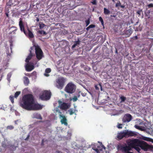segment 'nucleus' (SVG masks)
Listing matches in <instances>:
<instances>
[{"label":"nucleus","mask_w":153,"mask_h":153,"mask_svg":"<svg viewBox=\"0 0 153 153\" xmlns=\"http://www.w3.org/2000/svg\"><path fill=\"white\" fill-rule=\"evenodd\" d=\"M126 153H133V152H127Z\"/></svg>","instance_id":"55"},{"label":"nucleus","mask_w":153,"mask_h":153,"mask_svg":"<svg viewBox=\"0 0 153 153\" xmlns=\"http://www.w3.org/2000/svg\"><path fill=\"white\" fill-rule=\"evenodd\" d=\"M127 32H128L130 34H131L132 33V31L131 29H129L127 30Z\"/></svg>","instance_id":"44"},{"label":"nucleus","mask_w":153,"mask_h":153,"mask_svg":"<svg viewBox=\"0 0 153 153\" xmlns=\"http://www.w3.org/2000/svg\"><path fill=\"white\" fill-rule=\"evenodd\" d=\"M57 111L59 113V115L62 114V112L59 110H57Z\"/></svg>","instance_id":"49"},{"label":"nucleus","mask_w":153,"mask_h":153,"mask_svg":"<svg viewBox=\"0 0 153 153\" xmlns=\"http://www.w3.org/2000/svg\"><path fill=\"white\" fill-rule=\"evenodd\" d=\"M122 124H119V123H118V125L117 126V127L118 128L121 129L122 128Z\"/></svg>","instance_id":"37"},{"label":"nucleus","mask_w":153,"mask_h":153,"mask_svg":"<svg viewBox=\"0 0 153 153\" xmlns=\"http://www.w3.org/2000/svg\"><path fill=\"white\" fill-rule=\"evenodd\" d=\"M113 2H115V0H112Z\"/></svg>","instance_id":"57"},{"label":"nucleus","mask_w":153,"mask_h":153,"mask_svg":"<svg viewBox=\"0 0 153 153\" xmlns=\"http://www.w3.org/2000/svg\"><path fill=\"white\" fill-rule=\"evenodd\" d=\"M12 28H14V29L12 31H11V32H10L9 33V34H13V33L14 34H16V32L17 30V28L14 26H13L11 27H9L8 29L9 30H11V29Z\"/></svg>","instance_id":"20"},{"label":"nucleus","mask_w":153,"mask_h":153,"mask_svg":"<svg viewBox=\"0 0 153 153\" xmlns=\"http://www.w3.org/2000/svg\"><path fill=\"white\" fill-rule=\"evenodd\" d=\"M101 147H102V148L101 149H100V151H102L103 149L104 150H105L106 149V148L103 145L102 143L101 145H100Z\"/></svg>","instance_id":"35"},{"label":"nucleus","mask_w":153,"mask_h":153,"mask_svg":"<svg viewBox=\"0 0 153 153\" xmlns=\"http://www.w3.org/2000/svg\"><path fill=\"white\" fill-rule=\"evenodd\" d=\"M33 118H35L38 119L42 120V117L40 114L38 113H34L33 114Z\"/></svg>","instance_id":"18"},{"label":"nucleus","mask_w":153,"mask_h":153,"mask_svg":"<svg viewBox=\"0 0 153 153\" xmlns=\"http://www.w3.org/2000/svg\"><path fill=\"white\" fill-rule=\"evenodd\" d=\"M89 27L90 28H92L94 27H95V25H94L91 24V25H90L89 26Z\"/></svg>","instance_id":"42"},{"label":"nucleus","mask_w":153,"mask_h":153,"mask_svg":"<svg viewBox=\"0 0 153 153\" xmlns=\"http://www.w3.org/2000/svg\"><path fill=\"white\" fill-rule=\"evenodd\" d=\"M41 22H39V28L40 29H42L45 26V25L44 24H41Z\"/></svg>","instance_id":"27"},{"label":"nucleus","mask_w":153,"mask_h":153,"mask_svg":"<svg viewBox=\"0 0 153 153\" xmlns=\"http://www.w3.org/2000/svg\"><path fill=\"white\" fill-rule=\"evenodd\" d=\"M127 146H121V150L123 151H124L125 152H129V151L131 150V148H132L130 143L129 141L127 142Z\"/></svg>","instance_id":"11"},{"label":"nucleus","mask_w":153,"mask_h":153,"mask_svg":"<svg viewBox=\"0 0 153 153\" xmlns=\"http://www.w3.org/2000/svg\"><path fill=\"white\" fill-rule=\"evenodd\" d=\"M68 111L70 115H72L74 114L75 113L76 111H77L76 110V107H74V109L71 108L68 110Z\"/></svg>","instance_id":"19"},{"label":"nucleus","mask_w":153,"mask_h":153,"mask_svg":"<svg viewBox=\"0 0 153 153\" xmlns=\"http://www.w3.org/2000/svg\"><path fill=\"white\" fill-rule=\"evenodd\" d=\"M74 44L76 45H79V40H78L77 41H76Z\"/></svg>","instance_id":"43"},{"label":"nucleus","mask_w":153,"mask_h":153,"mask_svg":"<svg viewBox=\"0 0 153 153\" xmlns=\"http://www.w3.org/2000/svg\"><path fill=\"white\" fill-rule=\"evenodd\" d=\"M140 147L144 151H147L152 149L153 148V146L149 145L145 141L142 140Z\"/></svg>","instance_id":"9"},{"label":"nucleus","mask_w":153,"mask_h":153,"mask_svg":"<svg viewBox=\"0 0 153 153\" xmlns=\"http://www.w3.org/2000/svg\"><path fill=\"white\" fill-rule=\"evenodd\" d=\"M134 127L137 129H138L139 130H142V129L140 127L137 125H135L134 126Z\"/></svg>","instance_id":"34"},{"label":"nucleus","mask_w":153,"mask_h":153,"mask_svg":"<svg viewBox=\"0 0 153 153\" xmlns=\"http://www.w3.org/2000/svg\"><path fill=\"white\" fill-rule=\"evenodd\" d=\"M73 101H74V102H75V101H76L77 100V97L75 96H74L73 98Z\"/></svg>","instance_id":"41"},{"label":"nucleus","mask_w":153,"mask_h":153,"mask_svg":"<svg viewBox=\"0 0 153 153\" xmlns=\"http://www.w3.org/2000/svg\"><path fill=\"white\" fill-rule=\"evenodd\" d=\"M34 46H33V47H31L30 48V49H31L30 50L31 51V50H33L34 49Z\"/></svg>","instance_id":"51"},{"label":"nucleus","mask_w":153,"mask_h":153,"mask_svg":"<svg viewBox=\"0 0 153 153\" xmlns=\"http://www.w3.org/2000/svg\"><path fill=\"white\" fill-rule=\"evenodd\" d=\"M13 0H9V1L7 3V4L8 6H11L13 4Z\"/></svg>","instance_id":"26"},{"label":"nucleus","mask_w":153,"mask_h":153,"mask_svg":"<svg viewBox=\"0 0 153 153\" xmlns=\"http://www.w3.org/2000/svg\"><path fill=\"white\" fill-rule=\"evenodd\" d=\"M15 124H17L16 121H15Z\"/></svg>","instance_id":"58"},{"label":"nucleus","mask_w":153,"mask_h":153,"mask_svg":"<svg viewBox=\"0 0 153 153\" xmlns=\"http://www.w3.org/2000/svg\"><path fill=\"white\" fill-rule=\"evenodd\" d=\"M20 91H16L14 97L16 98L20 94Z\"/></svg>","instance_id":"28"},{"label":"nucleus","mask_w":153,"mask_h":153,"mask_svg":"<svg viewBox=\"0 0 153 153\" xmlns=\"http://www.w3.org/2000/svg\"><path fill=\"white\" fill-rule=\"evenodd\" d=\"M58 102L59 103L58 107L62 110H66L70 107L69 104L65 102H63L60 100H58Z\"/></svg>","instance_id":"10"},{"label":"nucleus","mask_w":153,"mask_h":153,"mask_svg":"<svg viewBox=\"0 0 153 153\" xmlns=\"http://www.w3.org/2000/svg\"><path fill=\"white\" fill-rule=\"evenodd\" d=\"M116 53H117V50L116 51Z\"/></svg>","instance_id":"60"},{"label":"nucleus","mask_w":153,"mask_h":153,"mask_svg":"<svg viewBox=\"0 0 153 153\" xmlns=\"http://www.w3.org/2000/svg\"><path fill=\"white\" fill-rule=\"evenodd\" d=\"M86 24V26H88L90 23V20L89 19L85 21Z\"/></svg>","instance_id":"39"},{"label":"nucleus","mask_w":153,"mask_h":153,"mask_svg":"<svg viewBox=\"0 0 153 153\" xmlns=\"http://www.w3.org/2000/svg\"><path fill=\"white\" fill-rule=\"evenodd\" d=\"M76 45H75L74 44L72 45V48H74L76 47Z\"/></svg>","instance_id":"50"},{"label":"nucleus","mask_w":153,"mask_h":153,"mask_svg":"<svg viewBox=\"0 0 153 153\" xmlns=\"http://www.w3.org/2000/svg\"><path fill=\"white\" fill-rule=\"evenodd\" d=\"M120 99L121 100V101L120 102H124L126 100V97H124L123 96H121L120 97Z\"/></svg>","instance_id":"30"},{"label":"nucleus","mask_w":153,"mask_h":153,"mask_svg":"<svg viewBox=\"0 0 153 153\" xmlns=\"http://www.w3.org/2000/svg\"><path fill=\"white\" fill-rule=\"evenodd\" d=\"M2 146L4 148H6L7 146L6 144L4 142H3V143H2Z\"/></svg>","instance_id":"38"},{"label":"nucleus","mask_w":153,"mask_h":153,"mask_svg":"<svg viewBox=\"0 0 153 153\" xmlns=\"http://www.w3.org/2000/svg\"><path fill=\"white\" fill-rule=\"evenodd\" d=\"M9 98L11 102L13 103L14 102V97L12 95H11L10 96Z\"/></svg>","instance_id":"31"},{"label":"nucleus","mask_w":153,"mask_h":153,"mask_svg":"<svg viewBox=\"0 0 153 153\" xmlns=\"http://www.w3.org/2000/svg\"><path fill=\"white\" fill-rule=\"evenodd\" d=\"M51 95V92L48 91H43L42 94H40L39 99L42 100H47L50 99Z\"/></svg>","instance_id":"4"},{"label":"nucleus","mask_w":153,"mask_h":153,"mask_svg":"<svg viewBox=\"0 0 153 153\" xmlns=\"http://www.w3.org/2000/svg\"><path fill=\"white\" fill-rule=\"evenodd\" d=\"M36 20L37 22H39V18L38 17H36Z\"/></svg>","instance_id":"52"},{"label":"nucleus","mask_w":153,"mask_h":153,"mask_svg":"<svg viewBox=\"0 0 153 153\" xmlns=\"http://www.w3.org/2000/svg\"><path fill=\"white\" fill-rule=\"evenodd\" d=\"M20 21L19 22V25L20 28L21 30L22 31H23L25 35H27V32L25 31L24 28V26L23 24V22L22 21V19L21 18L19 19Z\"/></svg>","instance_id":"15"},{"label":"nucleus","mask_w":153,"mask_h":153,"mask_svg":"<svg viewBox=\"0 0 153 153\" xmlns=\"http://www.w3.org/2000/svg\"><path fill=\"white\" fill-rule=\"evenodd\" d=\"M132 118V116L130 114H125L123 118L122 121L123 123L128 122L131 120Z\"/></svg>","instance_id":"13"},{"label":"nucleus","mask_w":153,"mask_h":153,"mask_svg":"<svg viewBox=\"0 0 153 153\" xmlns=\"http://www.w3.org/2000/svg\"><path fill=\"white\" fill-rule=\"evenodd\" d=\"M115 6L116 7H118L120 6L122 8H124L125 7V6L124 5H121L120 1H118L117 2Z\"/></svg>","instance_id":"23"},{"label":"nucleus","mask_w":153,"mask_h":153,"mask_svg":"<svg viewBox=\"0 0 153 153\" xmlns=\"http://www.w3.org/2000/svg\"><path fill=\"white\" fill-rule=\"evenodd\" d=\"M39 122H42L43 121H39Z\"/></svg>","instance_id":"59"},{"label":"nucleus","mask_w":153,"mask_h":153,"mask_svg":"<svg viewBox=\"0 0 153 153\" xmlns=\"http://www.w3.org/2000/svg\"><path fill=\"white\" fill-rule=\"evenodd\" d=\"M142 12H143V11L142 10H141L137 11V13L139 15H140L141 14V13Z\"/></svg>","instance_id":"40"},{"label":"nucleus","mask_w":153,"mask_h":153,"mask_svg":"<svg viewBox=\"0 0 153 153\" xmlns=\"http://www.w3.org/2000/svg\"><path fill=\"white\" fill-rule=\"evenodd\" d=\"M30 136L29 135H28L27 137L25 139V140H27L28 139L29 137Z\"/></svg>","instance_id":"48"},{"label":"nucleus","mask_w":153,"mask_h":153,"mask_svg":"<svg viewBox=\"0 0 153 153\" xmlns=\"http://www.w3.org/2000/svg\"><path fill=\"white\" fill-rule=\"evenodd\" d=\"M7 128V129L12 130L14 128V126L12 125H10L8 126Z\"/></svg>","instance_id":"32"},{"label":"nucleus","mask_w":153,"mask_h":153,"mask_svg":"<svg viewBox=\"0 0 153 153\" xmlns=\"http://www.w3.org/2000/svg\"><path fill=\"white\" fill-rule=\"evenodd\" d=\"M95 151H96L97 153L99 152V150L98 149H94Z\"/></svg>","instance_id":"46"},{"label":"nucleus","mask_w":153,"mask_h":153,"mask_svg":"<svg viewBox=\"0 0 153 153\" xmlns=\"http://www.w3.org/2000/svg\"><path fill=\"white\" fill-rule=\"evenodd\" d=\"M116 1H117V0H116Z\"/></svg>","instance_id":"61"},{"label":"nucleus","mask_w":153,"mask_h":153,"mask_svg":"<svg viewBox=\"0 0 153 153\" xmlns=\"http://www.w3.org/2000/svg\"><path fill=\"white\" fill-rule=\"evenodd\" d=\"M36 63V60H34L26 64L25 66L26 70L27 71H30L34 68V65Z\"/></svg>","instance_id":"7"},{"label":"nucleus","mask_w":153,"mask_h":153,"mask_svg":"<svg viewBox=\"0 0 153 153\" xmlns=\"http://www.w3.org/2000/svg\"><path fill=\"white\" fill-rule=\"evenodd\" d=\"M91 3L93 5H96L97 4V0H92Z\"/></svg>","instance_id":"33"},{"label":"nucleus","mask_w":153,"mask_h":153,"mask_svg":"<svg viewBox=\"0 0 153 153\" xmlns=\"http://www.w3.org/2000/svg\"><path fill=\"white\" fill-rule=\"evenodd\" d=\"M104 13L105 15H109L110 13V11L107 9L104 8Z\"/></svg>","instance_id":"24"},{"label":"nucleus","mask_w":153,"mask_h":153,"mask_svg":"<svg viewBox=\"0 0 153 153\" xmlns=\"http://www.w3.org/2000/svg\"><path fill=\"white\" fill-rule=\"evenodd\" d=\"M44 139H42V143H41V145L42 146H43L44 145Z\"/></svg>","instance_id":"45"},{"label":"nucleus","mask_w":153,"mask_h":153,"mask_svg":"<svg viewBox=\"0 0 153 153\" xmlns=\"http://www.w3.org/2000/svg\"><path fill=\"white\" fill-rule=\"evenodd\" d=\"M146 7H148V8L152 7H153V4L151 3V4H149L147 5L146 6Z\"/></svg>","instance_id":"36"},{"label":"nucleus","mask_w":153,"mask_h":153,"mask_svg":"<svg viewBox=\"0 0 153 153\" xmlns=\"http://www.w3.org/2000/svg\"><path fill=\"white\" fill-rule=\"evenodd\" d=\"M38 32L40 34L46 35L47 34V33L46 32L42 30H39Z\"/></svg>","instance_id":"25"},{"label":"nucleus","mask_w":153,"mask_h":153,"mask_svg":"<svg viewBox=\"0 0 153 153\" xmlns=\"http://www.w3.org/2000/svg\"><path fill=\"white\" fill-rule=\"evenodd\" d=\"M59 118L61 119L60 122L62 124H64L65 126H67V120L64 115L62 114L59 115Z\"/></svg>","instance_id":"14"},{"label":"nucleus","mask_w":153,"mask_h":153,"mask_svg":"<svg viewBox=\"0 0 153 153\" xmlns=\"http://www.w3.org/2000/svg\"><path fill=\"white\" fill-rule=\"evenodd\" d=\"M134 39H138V37L137 36H135L133 37Z\"/></svg>","instance_id":"47"},{"label":"nucleus","mask_w":153,"mask_h":153,"mask_svg":"<svg viewBox=\"0 0 153 153\" xmlns=\"http://www.w3.org/2000/svg\"><path fill=\"white\" fill-rule=\"evenodd\" d=\"M90 29V28H89V27H87L86 28V30H89V29Z\"/></svg>","instance_id":"54"},{"label":"nucleus","mask_w":153,"mask_h":153,"mask_svg":"<svg viewBox=\"0 0 153 153\" xmlns=\"http://www.w3.org/2000/svg\"><path fill=\"white\" fill-rule=\"evenodd\" d=\"M34 97L31 94L24 95L22 97L20 105L23 108L28 111L41 109L43 107L41 105L34 104Z\"/></svg>","instance_id":"1"},{"label":"nucleus","mask_w":153,"mask_h":153,"mask_svg":"<svg viewBox=\"0 0 153 153\" xmlns=\"http://www.w3.org/2000/svg\"><path fill=\"white\" fill-rule=\"evenodd\" d=\"M65 81V79L63 77H60L56 80L57 84L56 87L58 88L62 89L64 85Z\"/></svg>","instance_id":"8"},{"label":"nucleus","mask_w":153,"mask_h":153,"mask_svg":"<svg viewBox=\"0 0 153 153\" xmlns=\"http://www.w3.org/2000/svg\"><path fill=\"white\" fill-rule=\"evenodd\" d=\"M66 6L69 8L71 9H73L76 7L75 5V2L73 1L68 0L65 2Z\"/></svg>","instance_id":"12"},{"label":"nucleus","mask_w":153,"mask_h":153,"mask_svg":"<svg viewBox=\"0 0 153 153\" xmlns=\"http://www.w3.org/2000/svg\"><path fill=\"white\" fill-rule=\"evenodd\" d=\"M51 71V69L50 68H46L45 71V73L44 74V75L47 77L49 76V74H47L50 73Z\"/></svg>","instance_id":"22"},{"label":"nucleus","mask_w":153,"mask_h":153,"mask_svg":"<svg viewBox=\"0 0 153 153\" xmlns=\"http://www.w3.org/2000/svg\"><path fill=\"white\" fill-rule=\"evenodd\" d=\"M137 135V132L126 130L118 133L117 137L119 139L121 140L124 137H136Z\"/></svg>","instance_id":"2"},{"label":"nucleus","mask_w":153,"mask_h":153,"mask_svg":"<svg viewBox=\"0 0 153 153\" xmlns=\"http://www.w3.org/2000/svg\"><path fill=\"white\" fill-rule=\"evenodd\" d=\"M27 36H28L30 38H33L34 37V35L32 32L29 29L27 28Z\"/></svg>","instance_id":"17"},{"label":"nucleus","mask_w":153,"mask_h":153,"mask_svg":"<svg viewBox=\"0 0 153 153\" xmlns=\"http://www.w3.org/2000/svg\"><path fill=\"white\" fill-rule=\"evenodd\" d=\"M7 17H9V15L8 13H5Z\"/></svg>","instance_id":"53"},{"label":"nucleus","mask_w":153,"mask_h":153,"mask_svg":"<svg viewBox=\"0 0 153 153\" xmlns=\"http://www.w3.org/2000/svg\"><path fill=\"white\" fill-rule=\"evenodd\" d=\"M142 140L138 139L130 140L129 141L132 148L134 149L138 152H140V148Z\"/></svg>","instance_id":"3"},{"label":"nucleus","mask_w":153,"mask_h":153,"mask_svg":"<svg viewBox=\"0 0 153 153\" xmlns=\"http://www.w3.org/2000/svg\"><path fill=\"white\" fill-rule=\"evenodd\" d=\"M24 83L25 85H28L29 83V80L27 77L24 76Z\"/></svg>","instance_id":"21"},{"label":"nucleus","mask_w":153,"mask_h":153,"mask_svg":"<svg viewBox=\"0 0 153 153\" xmlns=\"http://www.w3.org/2000/svg\"><path fill=\"white\" fill-rule=\"evenodd\" d=\"M75 89V85L71 82L68 83L66 85L65 88V91L68 93L72 94L74 92Z\"/></svg>","instance_id":"6"},{"label":"nucleus","mask_w":153,"mask_h":153,"mask_svg":"<svg viewBox=\"0 0 153 153\" xmlns=\"http://www.w3.org/2000/svg\"><path fill=\"white\" fill-rule=\"evenodd\" d=\"M36 57L38 60L41 59L44 56L43 53L40 47L38 45L35 46Z\"/></svg>","instance_id":"5"},{"label":"nucleus","mask_w":153,"mask_h":153,"mask_svg":"<svg viewBox=\"0 0 153 153\" xmlns=\"http://www.w3.org/2000/svg\"><path fill=\"white\" fill-rule=\"evenodd\" d=\"M95 88H96V89H97V90H98V89L97 88V86H95Z\"/></svg>","instance_id":"56"},{"label":"nucleus","mask_w":153,"mask_h":153,"mask_svg":"<svg viewBox=\"0 0 153 153\" xmlns=\"http://www.w3.org/2000/svg\"><path fill=\"white\" fill-rule=\"evenodd\" d=\"M30 53L26 59L25 61V62L27 63L30 62H29V60L32 58L33 56H34V54L32 53L31 50H30Z\"/></svg>","instance_id":"16"},{"label":"nucleus","mask_w":153,"mask_h":153,"mask_svg":"<svg viewBox=\"0 0 153 153\" xmlns=\"http://www.w3.org/2000/svg\"><path fill=\"white\" fill-rule=\"evenodd\" d=\"M99 20L100 21V22H101V24L102 25L104 26V22H103V20L102 18V17H100L99 18Z\"/></svg>","instance_id":"29"}]
</instances>
